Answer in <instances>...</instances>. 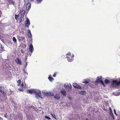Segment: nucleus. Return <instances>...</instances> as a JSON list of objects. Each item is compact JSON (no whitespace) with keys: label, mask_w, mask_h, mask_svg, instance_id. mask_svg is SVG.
Masks as SVG:
<instances>
[{"label":"nucleus","mask_w":120,"mask_h":120,"mask_svg":"<svg viewBox=\"0 0 120 120\" xmlns=\"http://www.w3.org/2000/svg\"><path fill=\"white\" fill-rule=\"evenodd\" d=\"M112 114L111 116L113 118H114V117L113 115V114L112 113V112H111V113Z\"/></svg>","instance_id":"4c0bfd02"},{"label":"nucleus","mask_w":120,"mask_h":120,"mask_svg":"<svg viewBox=\"0 0 120 120\" xmlns=\"http://www.w3.org/2000/svg\"><path fill=\"white\" fill-rule=\"evenodd\" d=\"M45 118L47 119H50V118L49 117H48L47 116H45Z\"/></svg>","instance_id":"7c9ffc66"},{"label":"nucleus","mask_w":120,"mask_h":120,"mask_svg":"<svg viewBox=\"0 0 120 120\" xmlns=\"http://www.w3.org/2000/svg\"><path fill=\"white\" fill-rule=\"evenodd\" d=\"M54 98L56 99H60V97L59 95L58 94H56L54 96Z\"/></svg>","instance_id":"9d476101"},{"label":"nucleus","mask_w":120,"mask_h":120,"mask_svg":"<svg viewBox=\"0 0 120 120\" xmlns=\"http://www.w3.org/2000/svg\"><path fill=\"white\" fill-rule=\"evenodd\" d=\"M110 109H111V108H110ZM110 110H111V109H110Z\"/></svg>","instance_id":"de8ad7c7"},{"label":"nucleus","mask_w":120,"mask_h":120,"mask_svg":"<svg viewBox=\"0 0 120 120\" xmlns=\"http://www.w3.org/2000/svg\"><path fill=\"white\" fill-rule=\"evenodd\" d=\"M114 113H115V114L116 115V116H117V114H116V110L115 109H114Z\"/></svg>","instance_id":"c9c22d12"},{"label":"nucleus","mask_w":120,"mask_h":120,"mask_svg":"<svg viewBox=\"0 0 120 120\" xmlns=\"http://www.w3.org/2000/svg\"><path fill=\"white\" fill-rule=\"evenodd\" d=\"M28 33H29L28 35V37H29L30 38L32 36V35L31 34V33L30 31V30H29L28 31Z\"/></svg>","instance_id":"f3484780"},{"label":"nucleus","mask_w":120,"mask_h":120,"mask_svg":"<svg viewBox=\"0 0 120 120\" xmlns=\"http://www.w3.org/2000/svg\"><path fill=\"white\" fill-rule=\"evenodd\" d=\"M68 98L70 100H71L72 99V98L70 96H68Z\"/></svg>","instance_id":"473e14b6"},{"label":"nucleus","mask_w":120,"mask_h":120,"mask_svg":"<svg viewBox=\"0 0 120 120\" xmlns=\"http://www.w3.org/2000/svg\"><path fill=\"white\" fill-rule=\"evenodd\" d=\"M23 19H24V17H22V16H21V17L19 18V19L17 20V22L19 23H20L21 21Z\"/></svg>","instance_id":"9b49d317"},{"label":"nucleus","mask_w":120,"mask_h":120,"mask_svg":"<svg viewBox=\"0 0 120 120\" xmlns=\"http://www.w3.org/2000/svg\"><path fill=\"white\" fill-rule=\"evenodd\" d=\"M30 24V22L29 19L28 18H27L25 23V26L27 27H28Z\"/></svg>","instance_id":"20e7f679"},{"label":"nucleus","mask_w":120,"mask_h":120,"mask_svg":"<svg viewBox=\"0 0 120 120\" xmlns=\"http://www.w3.org/2000/svg\"><path fill=\"white\" fill-rule=\"evenodd\" d=\"M37 2H41L42 0H36Z\"/></svg>","instance_id":"e433bc0d"},{"label":"nucleus","mask_w":120,"mask_h":120,"mask_svg":"<svg viewBox=\"0 0 120 120\" xmlns=\"http://www.w3.org/2000/svg\"><path fill=\"white\" fill-rule=\"evenodd\" d=\"M23 83H22V84L21 85V86H23Z\"/></svg>","instance_id":"a19ab883"},{"label":"nucleus","mask_w":120,"mask_h":120,"mask_svg":"<svg viewBox=\"0 0 120 120\" xmlns=\"http://www.w3.org/2000/svg\"><path fill=\"white\" fill-rule=\"evenodd\" d=\"M8 2L9 4L10 5H14V3L12 0H9Z\"/></svg>","instance_id":"dca6fc26"},{"label":"nucleus","mask_w":120,"mask_h":120,"mask_svg":"<svg viewBox=\"0 0 120 120\" xmlns=\"http://www.w3.org/2000/svg\"><path fill=\"white\" fill-rule=\"evenodd\" d=\"M19 17V16L18 15L15 14V18L16 20L17 21L18 18Z\"/></svg>","instance_id":"412c9836"},{"label":"nucleus","mask_w":120,"mask_h":120,"mask_svg":"<svg viewBox=\"0 0 120 120\" xmlns=\"http://www.w3.org/2000/svg\"><path fill=\"white\" fill-rule=\"evenodd\" d=\"M77 84L76 83H74L73 84V86L75 88L77 86Z\"/></svg>","instance_id":"b1692460"},{"label":"nucleus","mask_w":120,"mask_h":120,"mask_svg":"<svg viewBox=\"0 0 120 120\" xmlns=\"http://www.w3.org/2000/svg\"><path fill=\"white\" fill-rule=\"evenodd\" d=\"M0 120H3V119L0 117Z\"/></svg>","instance_id":"ea45409f"},{"label":"nucleus","mask_w":120,"mask_h":120,"mask_svg":"<svg viewBox=\"0 0 120 120\" xmlns=\"http://www.w3.org/2000/svg\"><path fill=\"white\" fill-rule=\"evenodd\" d=\"M12 39L13 41L15 43L16 42L17 40L15 37H13L12 38Z\"/></svg>","instance_id":"aec40b11"},{"label":"nucleus","mask_w":120,"mask_h":120,"mask_svg":"<svg viewBox=\"0 0 120 120\" xmlns=\"http://www.w3.org/2000/svg\"><path fill=\"white\" fill-rule=\"evenodd\" d=\"M30 3H28L26 5V10H29L30 8Z\"/></svg>","instance_id":"f8f14e48"},{"label":"nucleus","mask_w":120,"mask_h":120,"mask_svg":"<svg viewBox=\"0 0 120 120\" xmlns=\"http://www.w3.org/2000/svg\"><path fill=\"white\" fill-rule=\"evenodd\" d=\"M75 88H77V89H81V87L79 85L77 84V86Z\"/></svg>","instance_id":"4be33fe9"},{"label":"nucleus","mask_w":120,"mask_h":120,"mask_svg":"<svg viewBox=\"0 0 120 120\" xmlns=\"http://www.w3.org/2000/svg\"><path fill=\"white\" fill-rule=\"evenodd\" d=\"M61 92L64 96H66V91L65 90H62L61 91Z\"/></svg>","instance_id":"2eb2a0df"},{"label":"nucleus","mask_w":120,"mask_h":120,"mask_svg":"<svg viewBox=\"0 0 120 120\" xmlns=\"http://www.w3.org/2000/svg\"><path fill=\"white\" fill-rule=\"evenodd\" d=\"M20 14L21 16L24 17V14L25 12V11L23 10H22L21 12H20Z\"/></svg>","instance_id":"ddd939ff"},{"label":"nucleus","mask_w":120,"mask_h":120,"mask_svg":"<svg viewBox=\"0 0 120 120\" xmlns=\"http://www.w3.org/2000/svg\"><path fill=\"white\" fill-rule=\"evenodd\" d=\"M1 51H3L4 50V48L2 47L1 48Z\"/></svg>","instance_id":"f704fd0d"},{"label":"nucleus","mask_w":120,"mask_h":120,"mask_svg":"<svg viewBox=\"0 0 120 120\" xmlns=\"http://www.w3.org/2000/svg\"><path fill=\"white\" fill-rule=\"evenodd\" d=\"M51 114L52 115V116L55 119H56V116L54 114H53L52 113Z\"/></svg>","instance_id":"c756f323"},{"label":"nucleus","mask_w":120,"mask_h":120,"mask_svg":"<svg viewBox=\"0 0 120 120\" xmlns=\"http://www.w3.org/2000/svg\"><path fill=\"white\" fill-rule=\"evenodd\" d=\"M53 76L54 77H56V75H53Z\"/></svg>","instance_id":"a18cd8bd"},{"label":"nucleus","mask_w":120,"mask_h":120,"mask_svg":"<svg viewBox=\"0 0 120 120\" xmlns=\"http://www.w3.org/2000/svg\"><path fill=\"white\" fill-rule=\"evenodd\" d=\"M21 80H19L17 81V82L18 83L17 85L18 86H19L20 84V83L21 82Z\"/></svg>","instance_id":"5701e85b"},{"label":"nucleus","mask_w":120,"mask_h":120,"mask_svg":"<svg viewBox=\"0 0 120 120\" xmlns=\"http://www.w3.org/2000/svg\"><path fill=\"white\" fill-rule=\"evenodd\" d=\"M2 94L3 95V97H4L6 96V94L4 92V91L2 92Z\"/></svg>","instance_id":"c85d7f7f"},{"label":"nucleus","mask_w":120,"mask_h":120,"mask_svg":"<svg viewBox=\"0 0 120 120\" xmlns=\"http://www.w3.org/2000/svg\"><path fill=\"white\" fill-rule=\"evenodd\" d=\"M15 63L17 64L20 65H22V61L18 57L16 58L15 60Z\"/></svg>","instance_id":"7ed1b4c3"},{"label":"nucleus","mask_w":120,"mask_h":120,"mask_svg":"<svg viewBox=\"0 0 120 120\" xmlns=\"http://www.w3.org/2000/svg\"><path fill=\"white\" fill-rule=\"evenodd\" d=\"M48 79L51 82H52L54 80V79L50 76L48 77Z\"/></svg>","instance_id":"a211bd4d"},{"label":"nucleus","mask_w":120,"mask_h":120,"mask_svg":"<svg viewBox=\"0 0 120 120\" xmlns=\"http://www.w3.org/2000/svg\"><path fill=\"white\" fill-rule=\"evenodd\" d=\"M96 82H100L101 83V85L103 86L104 87H105V85L103 81L101 80V79L100 78H99L98 77L97 78Z\"/></svg>","instance_id":"39448f33"},{"label":"nucleus","mask_w":120,"mask_h":120,"mask_svg":"<svg viewBox=\"0 0 120 120\" xmlns=\"http://www.w3.org/2000/svg\"><path fill=\"white\" fill-rule=\"evenodd\" d=\"M29 49L30 52H32L34 51V49L32 44H30L29 45Z\"/></svg>","instance_id":"423d86ee"},{"label":"nucleus","mask_w":120,"mask_h":120,"mask_svg":"<svg viewBox=\"0 0 120 120\" xmlns=\"http://www.w3.org/2000/svg\"><path fill=\"white\" fill-rule=\"evenodd\" d=\"M27 63H26V66H27Z\"/></svg>","instance_id":"c03bdc74"},{"label":"nucleus","mask_w":120,"mask_h":120,"mask_svg":"<svg viewBox=\"0 0 120 120\" xmlns=\"http://www.w3.org/2000/svg\"><path fill=\"white\" fill-rule=\"evenodd\" d=\"M18 90L20 91H23V89H22L19 88L18 89Z\"/></svg>","instance_id":"2f4dec72"},{"label":"nucleus","mask_w":120,"mask_h":120,"mask_svg":"<svg viewBox=\"0 0 120 120\" xmlns=\"http://www.w3.org/2000/svg\"><path fill=\"white\" fill-rule=\"evenodd\" d=\"M27 93L30 94H32L33 93H35L36 98L38 99L39 98H42V97L41 96V93L40 90L34 89H31L28 90L27 91Z\"/></svg>","instance_id":"f257e3e1"},{"label":"nucleus","mask_w":120,"mask_h":120,"mask_svg":"<svg viewBox=\"0 0 120 120\" xmlns=\"http://www.w3.org/2000/svg\"><path fill=\"white\" fill-rule=\"evenodd\" d=\"M0 92L2 93L4 92L3 90L2 89L1 87H0Z\"/></svg>","instance_id":"393cba45"},{"label":"nucleus","mask_w":120,"mask_h":120,"mask_svg":"<svg viewBox=\"0 0 120 120\" xmlns=\"http://www.w3.org/2000/svg\"><path fill=\"white\" fill-rule=\"evenodd\" d=\"M4 116L6 118H7V113H6L4 115Z\"/></svg>","instance_id":"72a5a7b5"},{"label":"nucleus","mask_w":120,"mask_h":120,"mask_svg":"<svg viewBox=\"0 0 120 120\" xmlns=\"http://www.w3.org/2000/svg\"><path fill=\"white\" fill-rule=\"evenodd\" d=\"M70 86H69L68 85H66V84H64V87H65V88H67V87H69V88H71V85L70 84Z\"/></svg>","instance_id":"6ab92c4d"},{"label":"nucleus","mask_w":120,"mask_h":120,"mask_svg":"<svg viewBox=\"0 0 120 120\" xmlns=\"http://www.w3.org/2000/svg\"><path fill=\"white\" fill-rule=\"evenodd\" d=\"M79 93L81 95H84L86 94V92L84 91H79Z\"/></svg>","instance_id":"4468645a"},{"label":"nucleus","mask_w":120,"mask_h":120,"mask_svg":"<svg viewBox=\"0 0 120 120\" xmlns=\"http://www.w3.org/2000/svg\"><path fill=\"white\" fill-rule=\"evenodd\" d=\"M86 120H89L87 118H86Z\"/></svg>","instance_id":"37998d69"},{"label":"nucleus","mask_w":120,"mask_h":120,"mask_svg":"<svg viewBox=\"0 0 120 120\" xmlns=\"http://www.w3.org/2000/svg\"><path fill=\"white\" fill-rule=\"evenodd\" d=\"M83 83H85L86 84H88L89 83V82L88 81H86V80H84V81H83Z\"/></svg>","instance_id":"a878e982"},{"label":"nucleus","mask_w":120,"mask_h":120,"mask_svg":"<svg viewBox=\"0 0 120 120\" xmlns=\"http://www.w3.org/2000/svg\"><path fill=\"white\" fill-rule=\"evenodd\" d=\"M66 55L67 56L66 58H67V60L68 61L71 62L73 60V57H74V55H72V56L71 54L70 53L68 52L66 54Z\"/></svg>","instance_id":"f03ea898"},{"label":"nucleus","mask_w":120,"mask_h":120,"mask_svg":"<svg viewBox=\"0 0 120 120\" xmlns=\"http://www.w3.org/2000/svg\"><path fill=\"white\" fill-rule=\"evenodd\" d=\"M53 95V93L52 92H49L46 93V96H51Z\"/></svg>","instance_id":"6e6552de"},{"label":"nucleus","mask_w":120,"mask_h":120,"mask_svg":"<svg viewBox=\"0 0 120 120\" xmlns=\"http://www.w3.org/2000/svg\"><path fill=\"white\" fill-rule=\"evenodd\" d=\"M58 74V73L57 72H56L54 73V74H53V75H56V74Z\"/></svg>","instance_id":"58836bf2"},{"label":"nucleus","mask_w":120,"mask_h":120,"mask_svg":"<svg viewBox=\"0 0 120 120\" xmlns=\"http://www.w3.org/2000/svg\"><path fill=\"white\" fill-rule=\"evenodd\" d=\"M109 80L105 79V82L106 84H107L109 83Z\"/></svg>","instance_id":"bb28decb"},{"label":"nucleus","mask_w":120,"mask_h":120,"mask_svg":"<svg viewBox=\"0 0 120 120\" xmlns=\"http://www.w3.org/2000/svg\"><path fill=\"white\" fill-rule=\"evenodd\" d=\"M46 91L45 90H43L42 91V93L43 94H44L46 95Z\"/></svg>","instance_id":"cd10ccee"},{"label":"nucleus","mask_w":120,"mask_h":120,"mask_svg":"<svg viewBox=\"0 0 120 120\" xmlns=\"http://www.w3.org/2000/svg\"><path fill=\"white\" fill-rule=\"evenodd\" d=\"M25 74H26H26H27V72H25Z\"/></svg>","instance_id":"79ce46f5"},{"label":"nucleus","mask_w":120,"mask_h":120,"mask_svg":"<svg viewBox=\"0 0 120 120\" xmlns=\"http://www.w3.org/2000/svg\"><path fill=\"white\" fill-rule=\"evenodd\" d=\"M112 83L113 84H115L116 85H120V81L118 82L117 81L114 80L112 81Z\"/></svg>","instance_id":"1a4fd4ad"},{"label":"nucleus","mask_w":120,"mask_h":120,"mask_svg":"<svg viewBox=\"0 0 120 120\" xmlns=\"http://www.w3.org/2000/svg\"><path fill=\"white\" fill-rule=\"evenodd\" d=\"M17 38L18 40L19 41H23L25 38V37L24 36H17Z\"/></svg>","instance_id":"0eeeda50"},{"label":"nucleus","mask_w":120,"mask_h":120,"mask_svg":"<svg viewBox=\"0 0 120 120\" xmlns=\"http://www.w3.org/2000/svg\"><path fill=\"white\" fill-rule=\"evenodd\" d=\"M10 92H11V90H10Z\"/></svg>","instance_id":"49530a36"}]
</instances>
